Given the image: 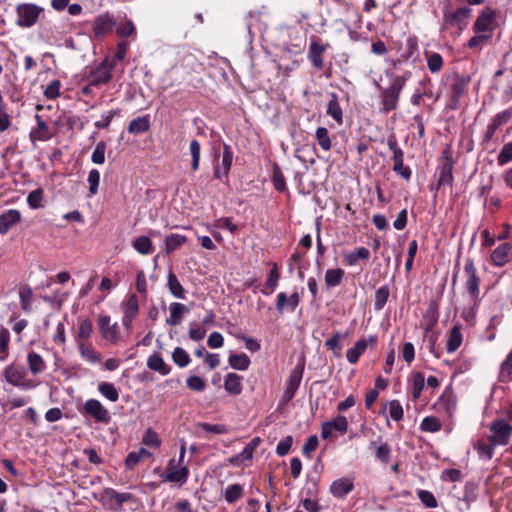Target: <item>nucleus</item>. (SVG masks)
I'll use <instances>...</instances> for the list:
<instances>
[{
  "label": "nucleus",
  "instance_id": "obj_58",
  "mask_svg": "<svg viewBox=\"0 0 512 512\" xmlns=\"http://www.w3.org/2000/svg\"><path fill=\"white\" fill-rule=\"evenodd\" d=\"M427 66L431 73H437L443 66V59L439 53H431L427 56Z\"/></svg>",
  "mask_w": 512,
  "mask_h": 512
},
{
  "label": "nucleus",
  "instance_id": "obj_1",
  "mask_svg": "<svg viewBox=\"0 0 512 512\" xmlns=\"http://www.w3.org/2000/svg\"><path fill=\"white\" fill-rule=\"evenodd\" d=\"M407 81L405 76H397L393 79L389 87L381 93V109L384 113H388L397 108L401 91Z\"/></svg>",
  "mask_w": 512,
  "mask_h": 512
},
{
  "label": "nucleus",
  "instance_id": "obj_56",
  "mask_svg": "<svg viewBox=\"0 0 512 512\" xmlns=\"http://www.w3.org/2000/svg\"><path fill=\"white\" fill-rule=\"evenodd\" d=\"M116 33L120 37H133L136 36V29L131 20H126L125 22L118 25L116 29Z\"/></svg>",
  "mask_w": 512,
  "mask_h": 512
},
{
  "label": "nucleus",
  "instance_id": "obj_33",
  "mask_svg": "<svg viewBox=\"0 0 512 512\" xmlns=\"http://www.w3.org/2000/svg\"><path fill=\"white\" fill-rule=\"evenodd\" d=\"M92 332H93L92 321L87 318L79 319L77 334L75 336L76 344H78L79 341L85 342L86 340H88L91 337Z\"/></svg>",
  "mask_w": 512,
  "mask_h": 512
},
{
  "label": "nucleus",
  "instance_id": "obj_55",
  "mask_svg": "<svg viewBox=\"0 0 512 512\" xmlns=\"http://www.w3.org/2000/svg\"><path fill=\"white\" fill-rule=\"evenodd\" d=\"M172 358L174 363L181 368L186 367L190 362L189 354L181 347H177L174 349L172 353Z\"/></svg>",
  "mask_w": 512,
  "mask_h": 512
},
{
  "label": "nucleus",
  "instance_id": "obj_31",
  "mask_svg": "<svg viewBox=\"0 0 512 512\" xmlns=\"http://www.w3.org/2000/svg\"><path fill=\"white\" fill-rule=\"evenodd\" d=\"M132 247L140 255H149L153 252V243L149 236L141 235L132 241Z\"/></svg>",
  "mask_w": 512,
  "mask_h": 512
},
{
  "label": "nucleus",
  "instance_id": "obj_21",
  "mask_svg": "<svg viewBox=\"0 0 512 512\" xmlns=\"http://www.w3.org/2000/svg\"><path fill=\"white\" fill-rule=\"evenodd\" d=\"M223 387L229 395H240L243 390L242 376L233 372L227 373L224 377Z\"/></svg>",
  "mask_w": 512,
  "mask_h": 512
},
{
  "label": "nucleus",
  "instance_id": "obj_34",
  "mask_svg": "<svg viewBox=\"0 0 512 512\" xmlns=\"http://www.w3.org/2000/svg\"><path fill=\"white\" fill-rule=\"evenodd\" d=\"M453 183V163L450 159L441 166L438 177V187L451 186Z\"/></svg>",
  "mask_w": 512,
  "mask_h": 512
},
{
  "label": "nucleus",
  "instance_id": "obj_4",
  "mask_svg": "<svg viewBox=\"0 0 512 512\" xmlns=\"http://www.w3.org/2000/svg\"><path fill=\"white\" fill-rule=\"evenodd\" d=\"M472 9L469 7H460L453 11H445L443 15V26L456 28L462 32L468 25Z\"/></svg>",
  "mask_w": 512,
  "mask_h": 512
},
{
  "label": "nucleus",
  "instance_id": "obj_62",
  "mask_svg": "<svg viewBox=\"0 0 512 512\" xmlns=\"http://www.w3.org/2000/svg\"><path fill=\"white\" fill-rule=\"evenodd\" d=\"M389 297V289L387 286L380 287L375 293L374 306L376 310L382 309Z\"/></svg>",
  "mask_w": 512,
  "mask_h": 512
},
{
  "label": "nucleus",
  "instance_id": "obj_20",
  "mask_svg": "<svg viewBox=\"0 0 512 512\" xmlns=\"http://www.w3.org/2000/svg\"><path fill=\"white\" fill-rule=\"evenodd\" d=\"M300 302V296L297 292H294L289 297L285 292H280L277 295L276 309L279 313H283L285 310L294 312Z\"/></svg>",
  "mask_w": 512,
  "mask_h": 512
},
{
  "label": "nucleus",
  "instance_id": "obj_13",
  "mask_svg": "<svg viewBox=\"0 0 512 512\" xmlns=\"http://www.w3.org/2000/svg\"><path fill=\"white\" fill-rule=\"evenodd\" d=\"M492 435L489 440L493 441L497 446L507 445L512 436V426L506 420H496L491 425Z\"/></svg>",
  "mask_w": 512,
  "mask_h": 512
},
{
  "label": "nucleus",
  "instance_id": "obj_52",
  "mask_svg": "<svg viewBox=\"0 0 512 512\" xmlns=\"http://www.w3.org/2000/svg\"><path fill=\"white\" fill-rule=\"evenodd\" d=\"M119 115H120V110L119 109H113V110L104 112L101 115V119L97 120L94 123V125L98 129H105V128L109 127V125H110L111 121L113 120V118L117 117Z\"/></svg>",
  "mask_w": 512,
  "mask_h": 512
},
{
  "label": "nucleus",
  "instance_id": "obj_48",
  "mask_svg": "<svg viewBox=\"0 0 512 512\" xmlns=\"http://www.w3.org/2000/svg\"><path fill=\"white\" fill-rule=\"evenodd\" d=\"M420 429L424 432L435 433L441 429V422L434 416H426L421 421Z\"/></svg>",
  "mask_w": 512,
  "mask_h": 512
},
{
  "label": "nucleus",
  "instance_id": "obj_15",
  "mask_svg": "<svg viewBox=\"0 0 512 512\" xmlns=\"http://www.w3.org/2000/svg\"><path fill=\"white\" fill-rule=\"evenodd\" d=\"M435 407L439 413L445 414L447 418H452L457 408L456 397L452 390L445 389L438 398Z\"/></svg>",
  "mask_w": 512,
  "mask_h": 512
},
{
  "label": "nucleus",
  "instance_id": "obj_63",
  "mask_svg": "<svg viewBox=\"0 0 512 512\" xmlns=\"http://www.w3.org/2000/svg\"><path fill=\"white\" fill-rule=\"evenodd\" d=\"M142 443L152 448H158L161 445V440L155 431L148 429L142 438Z\"/></svg>",
  "mask_w": 512,
  "mask_h": 512
},
{
  "label": "nucleus",
  "instance_id": "obj_7",
  "mask_svg": "<svg viewBox=\"0 0 512 512\" xmlns=\"http://www.w3.org/2000/svg\"><path fill=\"white\" fill-rule=\"evenodd\" d=\"M348 430V421L345 416L338 415L332 420L323 422L321 425V437L325 440L336 439L335 433L345 434Z\"/></svg>",
  "mask_w": 512,
  "mask_h": 512
},
{
  "label": "nucleus",
  "instance_id": "obj_29",
  "mask_svg": "<svg viewBox=\"0 0 512 512\" xmlns=\"http://www.w3.org/2000/svg\"><path fill=\"white\" fill-rule=\"evenodd\" d=\"M511 246L508 243L499 245L491 254V260L496 266H503L509 260Z\"/></svg>",
  "mask_w": 512,
  "mask_h": 512
},
{
  "label": "nucleus",
  "instance_id": "obj_12",
  "mask_svg": "<svg viewBox=\"0 0 512 512\" xmlns=\"http://www.w3.org/2000/svg\"><path fill=\"white\" fill-rule=\"evenodd\" d=\"M121 309L123 312L122 325L130 330L134 319L139 313L138 298L135 294L128 295L121 303Z\"/></svg>",
  "mask_w": 512,
  "mask_h": 512
},
{
  "label": "nucleus",
  "instance_id": "obj_47",
  "mask_svg": "<svg viewBox=\"0 0 512 512\" xmlns=\"http://www.w3.org/2000/svg\"><path fill=\"white\" fill-rule=\"evenodd\" d=\"M497 445L489 440L488 443L479 442L474 448L477 450L479 456L485 460H490L493 457L494 449Z\"/></svg>",
  "mask_w": 512,
  "mask_h": 512
},
{
  "label": "nucleus",
  "instance_id": "obj_35",
  "mask_svg": "<svg viewBox=\"0 0 512 512\" xmlns=\"http://www.w3.org/2000/svg\"><path fill=\"white\" fill-rule=\"evenodd\" d=\"M187 237L181 234L173 233L164 239V250L166 254H171L181 245L187 242Z\"/></svg>",
  "mask_w": 512,
  "mask_h": 512
},
{
  "label": "nucleus",
  "instance_id": "obj_39",
  "mask_svg": "<svg viewBox=\"0 0 512 512\" xmlns=\"http://www.w3.org/2000/svg\"><path fill=\"white\" fill-rule=\"evenodd\" d=\"M99 393L111 402H116L119 399V391L113 383L101 382L98 385Z\"/></svg>",
  "mask_w": 512,
  "mask_h": 512
},
{
  "label": "nucleus",
  "instance_id": "obj_2",
  "mask_svg": "<svg viewBox=\"0 0 512 512\" xmlns=\"http://www.w3.org/2000/svg\"><path fill=\"white\" fill-rule=\"evenodd\" d=\"M3 376L9 384L22 390H31L36 387V384L28 378L23 367L11 364L4 369Z\"/></svg>",
  "mask_w": 512,
  "mask_h": 512
},
{
  "label": "nucleus",
  "instance_id": "obj_61",
  "mask_svg": "<svg viewBox=\"0 0 512 512\" xmlns=\"http://www.w3.org/2000/svg\"><path fill=\"white\" fill-rule=\"evenodd\" d=\"M347 336V333L340 334L339 332L334 333L330 338L325 341V346L327 349L332 350L334 352H339L342 349L340 344L341 340Z\"/></svg>",
  "mask_w": 512,
  "mask_h": 512
},
{
  "label": "nucleus",
  "instance_id": "obj_23",
  "mask_svg": "<svg viewBox=\"0 0 512 512\" xmlns=\"http://www.w3.org/2000/svg\"><path fill=\"white\" fill-rule=\"evenodd\" d=\"M511 115H512L511 109H506V110L496 114L487 126L486 139L490 140L494 136L497 129L501 125L507 123L510 120Z\"/></svg>",
  "mask_w": 512,
  "mask_h": 512
},
{
  "label": "nucleus",
  "instance_id": "obj_18",
  "mask_svg": "<svg viewBox=\"0 0 512 512\" xmlns=\"http://www.w3.org/2000/svg\"><path fill=\"white\" fill-rule=\"evenodd\" d=\"M302 379V371L294 369L286 381L285 390L281 396V403L286 404L295 396Z\"/></svg>",
  "mask_w": 512,
  "mask_h": 512
},
{
  "label": "nucleus",
  "instance_id": "obj_57",
  "mask_svg": "<svg viewBox=\"0 0 512 512\" xmlns=\"http://www.w3.org/2000/svg\"><path fill=\"white\" fill-rule=\"evenodd\" d=\"M106 143L100 141L96 144L95 149L91 155V161L94 164L101 165L105 162Z\"/></svg>",
  "mask_w": 512,
  "mask_h": 512
},
{
  "label": "nucleus",
  "instance_id": "obj_22",
  "mask_svg": "<svg viewBox=\"0 0 512 512\" xmlns=\"http://www.w3.org/2000/svg\"><path fill=\"white\" fill-rule=\"evenodd\" d=\"M77 348L81 358L84 361L90 364H98L101 362V354L91 344H86L83 341H79Z\"/></svg>",
  "mask_w": 512,
  "mask_h": 512
},
{
  "label": "nucleus",
  "instance_id": "obj_19",
  "mask_svg": "<svg viewBox=\"0 0 512 512\" xmlns=\"http://www.w3.org/2000/svg\"><path fill=\"white\" fill-rule=\"evenodd\" d=\"M22 215L17 209H8L0 214V234H7L10 229L20 223Z\"/></svg>",
  "mask_w": 512,
  "mask_h": 512
},
{
  "label": "nucleus",
  "instance_id": "obj_28",
  "mask_svg": "<svg viewBox=\"0 0 512 512\" xmlns=\"http://www.w3.org/2000/svg\"><path fill=\"white\" fill-rule=\"evenodd\" d=\"M35 119L37 122V127L33 129L30 133V138L32 141H45L50 138V134L48 131V126L46 122L42 119L39 114L35 115Z\"/></svg>",
  "mask_w": 512,
  "mask_h": 512
},
{
  "label": "nucleus",
  "instance_id": "obj_54",
  "mask_svg": "<svg viewBox=\"0 0 512 512\" xmlns=\"http://www.w3.org/2000/svg\"><path fill=\"white\" fill-rule=\"evenodd\" d=\"M417 495L426 508L433 509L438 506L437 499L430 491L421 489L417 491Z\"/></svg>",
  "mask_w": 512,
  "mask_h": 512
},
{
  "label": "nucleus",
  "instance_id": "obj_51",
  "mask_svg": "<svg viewBox=\"0 0 512 512\" xmlns=\"http://www.w3.org/2000/svg\"><path fill=\"white\" fill-rule=\"evenodd\" d=\"M425 386V378L422 373L416 372L412 377V396L417 399L420 397Z\"/></svg>",
  "mask_w": 512,
  "mask_h": 512
},
{
  "label": "nucleus",
  "instance_id": "obj_14",
  "mask_svg": "<svg viewBox=\"0 0 512 512\" xmlns=\"http://www.w3.org/2000/svg\"><path fill=\"white\" fill-rule=\"evenodd\" d=\"M114 67L113 63L107 61L102 62L94 70H92L87 76V82L90 86H99L106 84L111 80V73Z\"/></svg>",
  "mask_w": 512,
  "mask_h": 512
},
{
  "label": "nucleus",
  "instance_id": "obj_42",
  "mask_svg": "<svg viewBox=\"0 0 512 512\" xmlns=\"http://www.w3.org/2000/svg\"><path fill=\"white\" fill-rule=\"evenodd\" d=\"M243 495V488L240 484H232L225 488L223 497L227 503L232 504L239 500Z\"/></svg>",
  "mask_w": 512,
  "mask_h": 512
},
{
  "label": "nucleus",
  "instance_id": "obj_36",
  "mask_svg": "<svg viewBox=\"0 0 512 512\" xmlns=\"http://www.w3.org/2000/svg\"><path fill=\"white\" fill-rule=\"evenodd\" d=\"M150 128L149 116H141L133 119L128 125V132L131 134L145 133Z\"/></svg>",
  "mask_w": 512,
  "mask_h": 512
},
{
  "label": "nucleus",
  "instance_id": "obj_46",
  "mask_svg": "<svg viewBox=\"0 0 512 512\" xmlns=\"http://www.w3.org/2000/svg\"><path fill=\"white\" fill-rule=\"evenodd\" d=\"M344 276V271L340 268L328 269L325 273V284L328 287L338 286Z\"/></svg>",
  "mask_w": 512,
  "mask_h": 512
},
{
  "label": "nucleus",
  "instance_id": "obj_25",
  "mask_svg": "<svg viewBox=\"0 0 512 512\" xmlns=\"http://www.w3.org/2000/svg\"><path fill=\"white\" fill-rule=\"evenodd\" d=\"M188 310L186 306L179 302H173L169 306V317L166 319V324L169 326H176L182 322L184 314Z\"/></svg>",
  "mask_w": 512,
  "mask_h": 512
},
{
  "label": "nucleus",
  "instance_id": "obj_38",
  "mask_svg": "<svg viewBox=\"0 0 512 512\" xmlns=\"http://www.w3.org/2000/svg\"><path fill=\"white\" fill-rule=\"evenodd\" d=\"M251 360L245 353L242 354H231L229 356V365L239 371H245L249 368Z\"/></svg>",
  "mask_w": 512,
  "mask_h": 512
},
{
  "label": "nucleus",
  "instance_id": "obj_59",
  "mask_svg": "<svg viewBox=\"0 0 512 512\" xmlns=\"http://www.w3.org/2000/svg\"><path fill=\"white\" fill-rule=\"evenodd\" d=\"M43 190L42 189H36L29 193L27 196V203L30 208L32 209H38L43 207Z\"/></svg>",
  "mask_w": 512,
  "mask_h": 512
},
{
  "label": "nucleus",
  "instance_id": "obj_17",
  "mask_svg": "<svg viewBox=\"0 0 512 512\" xmlns=\"http://www.w3.org/2000/svg\"><path fill=\"white\" fill-rule=\"evenodd\" d=\"M354 490V482L349 477H341L332 481L329 492L336 499H345Z\"/></svg>",
  "mask_w": 512,
  "mask_h": 512
},
{
  "label": "nucleus",
  "instance_id": "obj_44",
  "mask_svg": "<svg viewBox=\"0 0 512 512\" xmlns=\"http://www.w3.org/2000/svg\"><path fill=\"white\" fill-rule=\"evenodd\" d=\"M20 305L24 312L29 313L32 310L33 292L28 286L20 289Z\"/></svg>",
  "mask_w": 512,
  "mask_h": 512
},
{
  "label": "nucleus",
  "instance_id": "obj_3",
  "mask_svg": "<svg viewBox=\"0 0 512 512\" xmlns=\"http://www.w3.org/2000/svg\"><path fill=\"white\" fill-rule=\"evenodd\" d=\"M43 9L32 3L19 4L16 7V24L22 28H30L36 24Z\"/></svg>",
  "mask_w": 512,
  "mask_h": 512
},
{
  "label": "nucleus",
  "instance_id": "obj_6",
  "mask_svg": "<svg viewBox=\"0 0 512 512\" xmlns=\"http://www.w3.org/2000/svg\"><path fill=\"white\" fill-rule=\"evenodd\" d=\"M133 498L128 492H118L113 488H105L100 496V502L110 510H118L122 505Z\"/></svg>",
  "mask_w": 512,
  "mask_h": 512
},
{
  "label": "nucleus",
  "instance_id": "obj_10",
  "mask_svg": "<svg viewBox=\"0 0 512 512\" xmlns=\"http://www.w3.org/2000/svg\"><path fill=\"white\" fill-rule=\"evenodd\" d=\"M83 412L100 423H109L111 414L107 408L97 399H88L83 405Z\"/></svg>",
  "mask_w": 512,
  "mask_h": 512
},
{
  "label": "nucleus",
  "instance_id": "obj_60",
  "mask_svg": "<svg viewBox=\"0 0 512 512\" xmlns=\"http://www.w3.org/2000/svg\"><path fill=\"white\" fill-rule=\"evenodd\" d=\"M491 38L490 34L476 33L469 39L467 46L471 49L482 48Z\"/></svg>",
  "mask_w": 512,
  "mask_h": 512
},
{
  "label": "nucleus",
  "instance_id": "obj_64",
  "mask_svg": "<svg viewBox=\"0 0 512 512\" xmlns=\"http://www.w3.org/2000/svg\"><path fill=\"white\" fill-rule=\"evenodd\" d=\"M512 161V142L506 143L500 150L497 162L500 166H503Z\"/></svg>",
  "mask_w": 512,
  "mask_h": 512
},
{
  "label": "nucleus",
  "instance_id": "obj_26",
  "mask_svg": "<svg viewBox=\"0 0 512 512\" xmlns=\"http://www.w3.org/2000/svg\"><path fill=\"white\" fill-rule=\"evenodd\" d=\"M463 335L461 333V326L455 325L448 333L446 341V350L448 353H453L462 345Z\"/></svg>",
  "mask_w": 512,
  "mask_h": 512
},
{
  "label": "nucleus",
  "instance_id": "obj_8",
  "mask_svg": "<svg viewBox=\"0 0 512 512\" xmlns=\"http://www.w3.org/2000/svg\"><path fill=\"white\" fill-rule=\"evenodd\" d=\"M189 477V468L186 464L176 462L171 459L165 469L164 481L178 483L184 485Z\"/></svg>",
  "mask_w": 512,
  "mask_h": 512
},
{
  "label": "nucleus",
  "instance_id": "obj_37",
  "mask_svg": "<svg viewBox=\"0 0 512 512\" xmlns=\"http://www.w3.org/2000/svg\"><path fill=\"white\" fill-rule=\"evenodd\" d=\"M167 286L170 293L178 299H185V291L177 276L170 272L167 277Z\"/></svg>",
  "mask_w": 512,
  "mask_h": 512
},
{
  "label": "nucleus",
  "instance_id": "obj_30",
  "mask_svg": "<svg viewBox=\"0 0 512 512\" xmlns=\"http://www.w3.org/2000/svg\"><path fill=\"white\" fill-rule=\"evenodd\" d=\"M368 347V341L366 339H359L353 347L347 350L346 358L349 363L355 364L359 358L364 354Z\"/></svg>",
  "mask_w": 512,
  "mask_h": 512
},
{
  "label": "nucleus",
  "instance_id": "obj_43",
  "mask_svg": "<svg viewBox=\"0 0 512 512\" xmlns=\"http://www.w3.org/2000/svg\"><path fill=\"white\" fill-rule=\"evenodd\" d=\"M327 114L331 116L338 124H342V109L335 95L332 96V98L329 100L327 104Z\"/></svg>",
  "mask_w": 512,
  "mask_h": 512
},
{
  "label": "nucleus",
  "instance_id": "obj_53",
  "mask_svg": "<svg viewBox=\"0 0 512 512\" xmlns=\"http://www.w3.org/2000/svg\"><path fill=\"white\" fill-rule=\"evenodd\" d=\"M206 336V328L200 323L191 322L189 324V338L193 341H201Z\"/></svg>",
  "mask_w": 512,
  "mask_h": 512
},
{
  "label": "nucleus",
  "instance_id": "obj_45",
  "mask_svg": "<svg viewBox=\"0 0 512 512\" xmlns=\"http://www.w3.org/2000/svg\"><path fill=\"white\" fill-rule=\"evenodd\" d=\"M189 152L192 158L191 169L197 171L200 165L201 145L198 140L193 139L189 144Z\"/></svg>",
  "mask_w": 512,
  "mask_h": 512
},
{
  "label": "nucleus",
  "instance_id": "obj_27",
  "mask_svg": "<svg viewBox=\"0 0 512 512\" xmlns=\"http://www.w3.org/2000/svg\"><path fill=\"white\" fill-rule=\"evenodd\" d=\"M114 25L113 17L109 14L98 16L93 23V32L96 36L106 34Z\"/></svg>",
  "mask_w": 512,
  "mask_h": 512
},
{
  "label": "nucleus",
  "instance_id": "obj_9",
  "mask_svg": "<svg viewBox=\"0 0 512 512\" xmlns=\"http://www.w3.org/2000/svg\"><path fill=\"white\" fill-rule=\"evenodd\" d=\"M98 328L101 337L109 344L114 345L121 340L119 326L117 323H111L109 315H99Z\"/></svg>",
  "mask_w": 512,
  "mask_h": 512
},
{
  "label": "nucleus",
  "instance_id": "obj_24",
  "mask_svg": "<svg viewBox=\"0 0 512 512\" xmlns=\"http://www.w3.org/2000/svg\"><path fill=\"white\" fill-rule=\"evenodd\" d=\"M27 364H28L30 372L33 375L41 374L47 368V364H46L44 358L39 353H37L35 351L28 352Z\"/></svg>",
  "mask_w": 512,
  "mask_h": 512
},
{
  "label": "nucleus",
  "instance_id": "obj_41",
  "mask_svg": "<svg viewBox=\"0 0 512 512\" xmlns=\"http://www.w3.org/2000/svg\"><path fill=\"white\" fill-rule=\"evenodd\" d=\"M279 279H280V274L278 272V267H277V264L274 263L273 267L270 270L269 275H268V277L266 279V283H265V288L266 289L262 290V293L265 294V295H270L271 293H273L274 290L278 286Z\"/></svg>",
  "mask_w": 512,
  "mask_h": 512
},
{
  "label": "nucleus",
  "instance_id": "obj_50",
  "mask_svg": "<svg viewBox=\"0 0 512 512\" xmlns=\"http://www.w3.org/2000/svg\"><path fill=\"white\" fill-rule=\"evenodd\" d=\"M10 342V332L7 328H0V361H4L8 356V347Z\"/></svg>",
  "mask_w": 512,
  "mask_h": 512
},
{
  "label": "nucleus",
  "instance_id": "obj_11",
  "mask_svg": "<svg viewBox=\"0 0 512 512\" xmlns=\"http://www.w3.org/2000/svg\"><path fill=\"white\" fill-rule=\"evenodd\" d=\"M234 153L228 144L223 145L222 159L214 167V177L223 183H227L229 172L233 163Z\"/></svg>",
  "mask_w": 512,
  "mask_h": 512
},
{
  "label": "nucleus",
  "instance_id": "obj_49",
  "mask_svg": "<svg viewBox=\"0 0 512 512\" xmlns=\"http://www.w3.org/2000/svg\"><path fill=\"white\" fill-rule=\"evenodd\" d=\"M315 137L318 141V144L324 151H329L331 149L332 142L329 137L328 130L325 127L317 128Z\"/></svg>",
  "mask_w": 512,
  "mask_h": 512
},
{
  "label": "nucleus",
  "instance_id": "obj_40",
  "mask_svg": "<svg viewBox=\"0 0 512 512\" xmlns=\"http://www.w3.org/2000/svg\"><path fill=\"white\" fill-rule=\"evenodd\" d=\"M370 257V251L366 247H360L355 251L349 252L344 255L345 261L350 266H354L359 260H367Z\"/></svg>",
  "mask_w": 512,
  "mask_h": 512
},
{
  "label": "nucleus",
  "instance_id": "obj_5",
  "mask_svg": "<svg viewBox=\"0 0 512 512\" xmlns=\"http://www.w3.org/2000/svg\"><path fill=\"white\" fill-rule=\"evenodd\" d=\"M496 19L497 11L491 7H485L476 18L473 24V31L475 33H485L492 36L497 25Z\"/></svg>",
  "mask_w": 512,
  "mask_h": 512
},
{
  "label": "nucleus",
  "instance_id": "obj_32",
  "mask_svg": "<svg viewBox=\"0 0 512 512\" xmlns=\"http://www.w3.org/2000/svg\"><path fill=\"white\" fill-rule=\"evenodd\" d=\"M147 367L153 371L165 376L170 373V366L166 364L164 359L159 354L149 356L147 360Z\"/></svg>",
  "mask_w": 512,
  "mask_h": 512
},
{
  "label": "nucleus",
  "instance_id": "obj_16",
  "mask_svg": "<svg viewBox=\"0 0 512 512\" xmlns=\"http://www.w3.org/2000/svg\"><path fill=\"white\" fill-rule=\"evenodd\" d=\"M466 275V289L475 300L479 296L480 278L477 275L476 268L472 260H467L464 266Z\"/></svg>",
  "mask_w": 512,
  "mask_h": 512
}]
</instances>
